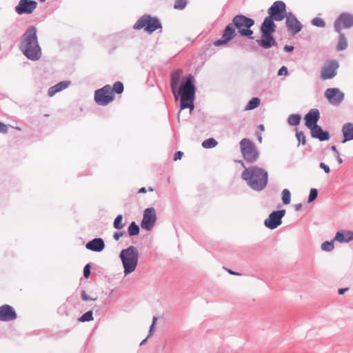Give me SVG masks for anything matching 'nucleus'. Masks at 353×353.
<instances>
[{
	"label": "nucleus",
	"mask_w": 353,
	"mask_h": 353,
	"mask_svg": "<svg viewBox=\"0 0 353 353\" xmlns=\"http://www.w3.org/2000/svg\"><path fill=\"white\" fill-rule=\"evenodd\" d=\"M19 49L23 54L32 61H37L41 57V48L39 45L37 28L31 26L22 35Z\"/></svg>",
	"instance_id": "nucleus-1"
},
{
	"label": "nucleus",
	"mask_w": 353,
	"mask_h": 353,
	"mask_svg": "<svg viewBox=\"0 0 353 353\" xmlns=\"http://www.w3.org/2000/svg\"><path fill=\"white\" fill-rule=\"evenodd\" d=\"M241 177L247 181L249 186L255 190H263L268 183V172L256 166L245 168Z\"/></svg>",
	"instance_id": "nucleus-2"
},
{
	"label": "nucleus",
	"mask_w": 353,
	"mask_h": 353,
	"mask_svg": "<svg viewBox=\"0 0 353 353\" xmlns=\"http://www.w3.org/2000/svg\"><path fill=\"white\" fill-rule=\"evenodd\" d=\"M181 96V109L190 108V112L194 109V99L195 96L194 78L192 74L185 77L176 90V95Z\"/></svg>",
	"instance_id": "nucleus-3"
},
{
	"label": "nucleus",
	"mask_w": 353,
	"mask_h": 353,
	"mask_svg": "<svg viewBox=\"0 0 353 353\" xmlns=\"http://www.w3.org/2000/svg\"><path fill=\"white\" fill-rule=\"evenodd\" d=\"M123 92V83L121 81H117L112 88L110 85H106L97 90L94 92V100L100 105H106L114 99V93L120 94Z\"/></svg>",
	"instance_id": "nucleus-4"
},
{
	"label": "nucleus",
	"mask_w": 353,
	"mask_h": 353,
	"mask_svg": "<svg viewBox=\"0 0 353 353\" xmlns=\"http://www.w3.org/2000/svg\"><path fill=\"white\" fill-rule=\"evenodd\" d=\"M121 259L124 267V272L125 274L132 272L137 265L138 251L134 246H130L128 249L121 251L120 254Z\"/></svg>",
	"instance_id": "nucleus-5"
},
{
	"label": "nucleus",
	"mask_w": 353,
	"mask_h": 353,
	"mask_svg": "<svg viewBox=\"0 0 353 353\" xmlns=\"http://www.w3.org/2000/svg\"><path fill=\"white\" fill-rule=\"evenodd\" d=\"M232 23L241 36L252 38L253 31L250 28L254 23L253 19L243 15H236L233 18Z\"/></svg>",
	"instance_id": "nucleus-6"
},
{
	"label": "nucleus",
	"mask_w": 353,
	"mask_h": 353,
	"mask_svg": "<svg viewBox=\"0 0 353 353\" xmlns=\"http://www.w3.org/2000/svg\"><path fill=\"white\" fill-rule=\"evenodd\" d=\"M240 148L244 159L248 163L255 162L259 157L255 145L250 139H242L240 142Z\"/></svg>",
	"instance_id": "nucleus-7"
},
{
	"label": "nucleus",
	"mask_w": 353,
	"mask_h": 353,
	"mask_svg": "<svg viewBox=\"0 0 353 353\" xmlns=\"http://www.w3.org/2000/svg\"><path fill=\"white\" fill-rule=\"evenodd\" d=\"M161 28V26L159 21L157 18L152 17L150 15H143L134 25V29L139 30L144 28L145 30L149 32H152Z\"/></svg>",
	"instance_id": "nucleus-8"
},
{
	"label": "nucleus",
	"mask_w": 353,
	"mask_h": 353,
	"mask_svg": "<svg viewBox=\"0 0 353 353\" xmlns=\"http://www.w3.org/2000/svg\"><path fill=\"white\" fill-rule=\"evenodd\" d=\"M268 14V17L275 21H282L288 14L286 13L285 4L281 1H275L269 8Z\"/></svg>",
	"instance_id": "nucleus-9"
},
{
	"label": "nucleus",
	"mask_w": 353,
	"mask_h": 353,
	"mask_svg": "<svg viewBox=\"0 0 353 353\" xmlns=\"http://www.w3.org/2000/svg\"><path fill=\"white\" fill-rule=\"evenodd\" d=\"M157 221V214L154 208H146L143 211L141 227L147 231L151 230Z\"/></svg>",
	"instance_id": "nucleus-10"
},
{
	"label": "nucleus",
	"mask_w": 353,
	"mask_h": 353,
	"mask_svg": "<svg viewBox=\"0 0 353 353\" xmlns=\"http://www.w3.org/2000/svg\"><path fill=\"white\" fill-rule=\"evenodd\" d=\"M339 67V64L336 60L325 62L321 71V79L327 80L334 78L337 74Z\"/></svg>",
	"instance_id": "nucleus-11"
},
{
	"label": "nucleus",
	"mask_w": 353,
	"mask_h": 353,
	"mask_svg": "<svg viewBox=\"0 0 353 353\" xmlns=\"http://www.w3.org/2000/svg\"><path fill=\"white\" fill-rule=\"evenodd\" d=\"M285 214V210H281L272 212L265 220V225L270 229H275L281 224V219Z\"/></svg>",
	"instance_id": "nucleus-12"
},
{
	"label": "nucleus",
	"mask_w": 353,
	"mask_h": 353,
	"mask_svg": "<svg viewBox=\"0 0 353 353\" xmlns=\"http://www.w3.org/2000/svg\"><path fill=\"white\" fill-rule=\"evenodd\" d=\"M325 97L330 104L338 105L343 100L344 94L338 88H328L325 92Z\"/></svg>",
	"instance_id": "nucleus-13"
},
{
	"label": "nucleus",
	"mask_w": 353,
	"mask_h": 353,
	"mask_svg": "<svg viewBox=\"0 0 353 353\" xmlns=\"http://www.w3.org/2000/svg\"><path fill=\"white\" fill-rule=\"evenodd\" d=\"M37 3L32 0H20L16 6L15 10L19 14H30L37 8Z\"/></svg>",
	"instance_id": "nucleus-14"
},
{
	"label": "nucleus",
	"mask_w": 353,
	"mask_h": 353,
	"mask_svg": "<svg viewBox=\"0 0 353 353\" xmlns=\"http://www.w3.org/2000/svg\"><path fill=\"white\" fill-rule=\"evenodd\" d=\"M353 26V17L348 14H341L334 23L335 30L340 32L342 29L348 28Z\"/></svg>",
	"instance_id": "nucleus-15"
},
{
	"label": "nucleus",
	"mask_w": 353,
	"mask_h": 353,
	"mask_svg": "<svg viewBox=\"0 0 353 353\" xmlns=\"http://www.w3.org/2000/svg\"><path fill=\"white\" fill-rule=\"evenodd\" d=\"M285 18L288 30L292 34H296L301 30L303 26L293 14L288 13Z\"/></svg>",
	"instance_id": "nucleus-16"
},
{
	"label": "nucleus",
	"mask_w": 353,
	"mask_h": 353,
	"mask_svg": "<svg viewBox=\"0 0 353 353\" xmlns=\"http://www.w3.org/2000/svg\"><path fill=\"white\" fill-rule=\"evenodd\" d=\"M235 36V29L233 23L228 24L224 30L222 38L216 40L214 42L215 46H220L226 44L228 41H231Z\"/></svg>",
	"instance_id": "nucleus-17"
},
{
	"label": "nucleus",
	"mask_w": 353,
	"mask_h": 353,
	"mask_svg": "<svg viewBox=\"0 0 353 353\" xmlns=\"http://www.w3.org/2000/svg\"><path fill=\"white\" fill-rule=\"evenodd\" d=\"M185 77H183V70H181L174 71L171 74L170 86L176 99H177L176 90L179 88L180 83H182V82L185 81Z\"/></svg>",
	"instance_id": "nucleus-18"
},
{
	"label": "nucleus",
	"mask_w": 353,
	"mask_h": 353,
	"mask_svg": "<svg viewBox=\"0 0 353 353\" xmlns=\"http://www.w3.org/2000/svg\"><path fill=\"white\" fill-rule=\"evenodd\" d=\"M17 318V314L14 309L9 305H3L0 307V321H10Z\"/></svg>",
	"instance_id": "nucleus-19"
},
{
	"label": "nucleus",
	"mask_w": 353,
	"mask_h": 353,
	"mask_svg": "<svg viewBox=\"0 0 353 353\" xmlns=\"http://www.w3.org/2000/svg\"><path fill=\"white\" fill-rule=\"evenodd\" d=\"M320 118V113L317 109H312L305 116V125L311 129L316 126V123Z\"/></svg>",
	"instance_id": "nucleus-20"
},
{
	"label": "nucleus",
	"mask_w": 353,
	"mask_h": 353,
	"mask_svg": "<svg viewBox=\"0 0 353 353\" xmlns=\"http://www.w3.org/2000/svg\"><path fill=\"white\" fill-rule=\"evenodd\" d=\"M257 43L263 48L268 49L276 45L272 34H262L261 39L256 40Z\"/></svg>",
	"instance_id": "nucleus-21"
},
{
	"label": "nucleus",
	"mask_w": 353,
	"mask_h": 353,
	"mask_svg": "<svg viewBox=\"0 0 353 353\" xmlns=\"http://www.w3.org/2000/svg\"><path fill=\"white\" fill-rule=\"evenodd\" d=\"M274 19L267 17L261 25V30L262 34H272L276 30V25L274 23Z\"/></svg>",
	"instance_id": "nucleus-22"
},
{
	"label": "nucleus",
	"mask_w": 353,
	"mask_h": 353,
	"mask_svg": "<svg viewBox=\"0 0 353 353\" xmlns=\"http://www.w3.org/2000/svg\"><path fill=\"white\" fill-rule=\"evenodd\" d=\"M338 242H346L353 241V232L351 231H341L338 232L334 237V239L330 242L333 243V241ZM324 243H330L329 241H325Z\"/></svg>",
	"instance_id": "nucleus-23"
},
{
	"label": "nucleus",
	"mask_w": 353,
	"mask_h": 353,
	"mask_svg": "<svg viewBox=\"0 0 353 353\" xmlns=\"http://www.w3.org/2000/svg\"><path fill=\"white\" fill-rule=\"evenodd\" d=\"M311 135L313 138L319 139L320 141H326L330 139L328 132H324L319 125L314 126L310 129Z\"/></svg>",
	"instance_id": "nucleus-24"
},
{
	"label": "nucleus",
	"mask_w": 353,
	"mask_h": 353,
	"mask_svg": "<svg viewBox=\"0 0 353 353\" xmlns=\"http://www.w3.org/2000/svg\"><path fill=\"white\" fill-rule=\"evenodd\" d=\"M342 132L343 134L344 139L342 141L343 143L348 141L353 140V123H345L342 128Z\"/></svg>",
	"instance_id": "nucleus-25"
},
{
	"label": "nucleus",
	"mask_w": 353,
	"mask_h": 353,
	"mask_svg": "<svg viewBox=\"0 0 353 353\" xmlns=\"http://www.w3.org/2000/svg\"><path fill=\"white\" fill-rule=\"evenodd\" d=\"M70 84V82L68 81H61V82L58 83L55 85L49 88L48 92V95L50 97L54 96L57 92H59L66 89Z\"/></svg>",
	"instance_id": "nucleus-26"
},
{
	"label": "nucleus",
	"mask_w": 353,
	"mask_h": 353,
	"mask_svg": "<svg viewBox=\"0 0 353 353\" xmlns=\"http://www.w3.org/2000/svg\"><path fill=\"white\" fill-rule=\"evenodd\" d=\"M260 104V99L259 98H252L245 107L246 110H250L256 108Z\"/></svg>",
	"instance_id": "nucleus-27"
},
{
	"label": "nucleus",
	"mask_w": 353,
	"mask_h": 353,
	"mask_svg": "<svg viewBox=\"0 0 353 353\" xmlns=\"http://www.w3.org/2000/svg\"><path fill=\"white\" fill-rule=\"evenodd\" d=\"M128 232L130 236L137 235L139 232V228L135 222H132L128 228Z\"/></svg>",
	"instance_id": "nucleus-28"
},
{
	"label": "nucleus",
	"mask_w": 353,
	"mask_h": 353,
	"mask_svg": "<svg viewBox=\"0 0 353 353\" xmlns=\"http://www.w3.org/2000/svg\"><path fill=\"white\" fill-rule=\"evenodd\" d=\"M301 119L299 114H292L288 117V123L291 125L296 126L299 124Z\"/></svg>",
	"instance_id": "nucleus-29"
},
{
	"label": "nucleus",
	"mask_w": 353,
	"mask_h": 353,
	"mask_svg": "<svg viewBox=\"0 0 353 353\" xmlns=\"http://www.w3.org/2000/svg\"><path fill=\"white\" fill-rule=\"evenodd\" d=\"M218 144V142L213 138L205 140L202 143V146L205 148H212Z\"/></svg>",
	"instance_id": "nucleus-30"
},
{
	"label": "nucleus",
	"mask_w": 353,
	"mask_h": 353,
	"mask_svg": "<svg viewBox=\"0 0 353 353\" xmlns=\"http://www.w3.org/2000/svg\"><path fill=\"white\" fill-rule=\"evenodd\" d=\"M347 45V41L345 38V36L343 34H341L337 45V50H343L346 48Z\"/></svg>",
	"instance_id": "nucleus-31"
},
{
	"label": "nucleus",
	"mask_w": 353,
	"mask_h": 353,
	"mask_svg": "<svg viewBox=\"0 0 353 353\" xmlns=\"http://www.w3.org/2000/svg\"><path fill=\"white\" fill-rule=\"evenodd\" d=\"M291 194L288 189H284L282 191V201L283 204L287 205L290 203Z\"/></svg>",
	"instance_id": "nucleus-32"
},
{
	"label": "nucleus",
	"mask_w": 353,
	"mask_h": 353,
	"mask_svg": "<svg viewBox=\"0 0 353 353\" xmlns=\"http://www.w3.org/2000/svg\"><path fill=\"white\" fill-rule=\"evenodd\" d=\"M86 248L88 250L94 251V252H100L103 250L105 244H85Z\"/></svg>",
	"instance_id": "nucleus-33"
},
{
	"label": "nucleus",
	"mask_w": 353,
	"mask_h": 353,
	"mask_svg": "<svg viewBox=\"0 0 353 353\" xmlns=\"http://www.w3.org/2000/svg\"><path fill=\"white\" fill-rule=\"evenodd\" d=\"M124 223H123V216L118 215L114 221V227L116 229H121L124 227Z\"/></svg>",
	"instance_id": "nucleus-34"
},
{
	"label": "nucleus",
	"mask_w": 353,
	"mask_h": 353,
	"mask_svg": "<svg viewBox=\"0 0 353 353\" xmlns=\"http://www.w3.org/2000/svg\"><path fill=\"white\" fill-rule=\"evenodd\" d=\"M187 3V0H176L174 8L176 10H182L186 6Z\"/></svg>",
	"instance_id": "nucleus-35"
},
{
	"label": "nucleus",
	"mask_w": 353,
	"mask_h": 353,
	"mask_svg": "<svg viewBox=\"0 0 353 353\" xmlns=\"http://www.w3.org/2000/svg\"><path fill=\"white\" fill-rule=\"evenodd\" d=\"M92 319H93V317H92V311H88V312H85L79 318V321L81 322L90 321H92Z\"/></svg>",
	"instance_id": "nucleus-36"
},
{
	"label": "nucleus",
	"mask_w": 353,
	"mask_h": 353,
	"mask_svg": "<svg viewBox=\"0 0 353 353\" xmlns=\"http://www.w3.org/2000/svg\"><path fill=\"white\" fill-rule=\"evenodd\" d=\"M312 23L314 26H317V27L322 28V27L325 26V22L323 21V20L319 17H316V18L313 19L312 21Z\"/></svg>",
	"instance_id": "nucleus-37"
},
{
	"label": "nucleus",
	"mask_w": 353,
	"mask_h": 353,
	"mask_svg": "<svg viewBox=\"0 0 353 353\" xmlns=\"http://www.w3.org/2000/svg\"><path fill=\"white\" fill-rule=\"evenodd\" d=\"M296 137L299 141V143H302L303 145L305 144V137L304 135V133L301 131H296Z\"/></svg>",
	"instance_id": "nucleus-38"
},
{
	"label": "nucleus",
	"mask_w": 353,
	"mask_h": 353,
	"mask_svg": "<svg viewBox=\"0 0 353 353\" xmlns=\"http://www.w3.org/2000/svg\"><path fill=\"white\" fill-rule=\"evenodd\" d=\"M317 194H318V192H317V190L316 189H315V188L311 189L310 192V195H309V197H308V202L311 203L313 201H314L316 199V197H317Z\"/></svg>",
	"instance_id": "nucleus-39"
},
{
	"label": "nucleus",
	"mask_w": 353,
	"mask_h": 353,
	"mask_svg": "<svg viewBox=\"0 0 353 353\" xmlns=\"http://www.w3.org/2000/svg\"><path fill=\"white\" fill-rule=\"evenodd\" d=\"M321 249L324 251H331L334 249V244H321Z\"/></svg>",
	"instance_id": "nucleus-40"
},
{
	"label": "nucleus",
	"mask_w": 353,
	"mask_h": 353,
	"mask_svg": "<svg viewBox=\"0 0 353 353\" xmlns=\"http://www.w3.org/2000/svg\"><path fill=\"white\" fill-rule=\"evenodd\" d=\"M81 297L83 301H95L97 300V298H92L88 296L86 292L85 291H83L81 292Z\"/></svg>",
	"instance_id": "nucleus-41"
},
{
	"label": "nucleus",
	"mask_w": 353,
	"mask_h": 353,
	"mask_svg": "<svg viewBox=\"0 0 353 353\" xmlns=\"http://www.w3.org/2000/svg\"><path fill=\"white\" fill-rule=\"evenodd\" d=\"M288 68L285 67V66H282L279 70V72H278V75L279 76H286L288 74Z\"/></svg>",
	"instance_id": "nucleus-42"
},
{
	"label": "nucleus",
	"mask_w": 353,
	"mask_h": 353,
	"mask_svg": "<svg viewBox=\"0 0 353 353\" xmlns=\"http://www.w3.org/2000/svg\"><path fill=\"white\" fill-rule=\"evenodd\" d=\"M90 274V266L87 264L83 269V275L85 278H88Z\"/></svg>",
	"instance_id": "nucleus-43"
},
{
	"label": "nucleus",
	"mask_w": 353,
	"mask_h": 353,
	"mask_svg": "<svg viewBox=\"0 0 353 353\" xmlns=\"http://www.w3.org/2000/svg\"><path fill=\"white\" fill-rule=\"evenodd\" d=\"M8 132V126L4 123L0 122V133H7Z\"/></svg>",
	"instance_id": "nucleus-44"
},
{
	"label": "nucleus",
	"mask_w": 353,
	"mask_h": 353,
	"mask_svg": "<svg viewBox=\"0 0 353 353\" xmlns=\"http://www.w3.org/2000/svg\"><path fill=\"white\" fill-rule=\"evenodd\" d=\"M183 155V153L182 152H181V151L176 152L174 154V161L180 160L182 158Z\"/></svg>",
	"instance_id": "nucleus-45"
},
{
	"label": "nucleus",
	"mask_w": 353,
	"mask_h": 353,
	"mask_svg": "<svg viewBox=\"0 0 353 353\" xmlns=\"http://www.w3.org/2000/svg\"><path fill=\"white\" fill-rule=\"evenodd\" d=\"M320 168H322L326 173H329L330 172V168L324 163H320Z\"/></svg>",
	"instance_id": "nucleus-46"
},
{
	"label": "nucleus",
	"mask_w": 353,
	"mask_h": 353,
	"mask_svg": "<svg viewBox=\"0 0 353 353\" xmlns=\"http://www.w3.org/2000/svg\"><path fill=\"white\" fill-rule=\"evenodd\" d=\"M123 234L124 233L122 232H115L114 234V239L115 241H118L119 239V238L123 235Z\"/></svg>",
	"instance_id": "nucleus-47"
},
{
	"label": "nucleus",
	"mask_w": 353,
	"mask_h": 353,
	"mask_svg": "<svg viewBox=\"0 0 353 353\" xmlns=\"http://www.w3.org/2000/svg\"><path fill=\"white\" fill-rule=\"evenodd\" d=\"M223 269L225 270L229 274L232 275H240L239 273L232 271V270L228 269L225 267H223Z\"/></svg>",
	"instance_id": "nucleus-48"
},
{
	"label": "nucleus",
	"mask_w": 353,
	"mask_h": 353,
	"mask_svg": "<svg viewBox=\"0 0 353 353\" xmlns=\"http://www.w3.org/2000/svg\"><path fill=\"white\" fill-rule=\"evenodd\" d=\"M89 243H103V241L101 238H96L90 241Z\"/></svg>",
	"instance_id": "nucleus-49"
},
{
	"label": "nucleus",
	"mask_w": 353,
	"mask_h": 353,
	"mask_svg": "<svg viewBox=\"0 0 353 353\" xmlns=\"http://www.w3.org/2000/svg\"><path fill=\"white\" fill-rule=\"evenodd\" d=\"M157 320V318L154 316V317L153 318L152 324V325H151V327H150V332L153 330V329H154V325H155V323H156Z\"/></svg>",
	"instance_id": "nucleus-50"
},
{
	"label": "nucleus",
	"mask_w": 353,
	"mask_h": 353,
	"mask_svg": "<svg viewBox=\"0 0 353 353\" xmlns=\"http://www.w3.org/2000/svg\"><path fill=\"white\" fill-rule=\"evenodd\" d=\"M349 289L348 288H341L339 290V294H343L345 292H347Z\"/></svg>",
	"instance_id": "nucleus-51"
},
{
	"label": "nucleus",
	"mask_w": 353,
	"mask_h": 353,
	"mask_svg": "<svg viewBox=\"0 0 353 353\" xmlns=\"http://www.w3.org/2000/svg\"><path fill=\"white\" fill-rule=\"evenodd\" d=\"M336 157L337 158L339 163L341 164L343 162V160H342V159L340 157L339 152H337V154H336Z\"/></svg>",
	"instance_id": "nucleus-52"
},
{
	"label": "nucleus",
	"mask_w": 353,
	"mask_h": 353,
	"mask_svg": "<svg viewBox=\"0 0 353 353\" xmlns=\"http://www.w3.org/2000/svg\"><path fill=\"white\" fill-rule=\"evenodd\" d=\"M293 48H293L292 46H285V50L286 51H289V52L292 51V50H293Z\"/></svg>",
	"instance_id": "nucleus-53"
},
{
	"label": "nucleus",
	"mask_w": 353,
	"mask_h": 353,
	"mask_svg": "<svg viewBox=\"0 0 353 353\" xmlns=\"http://www.w3.org/2000/svg\"><path fill=\"white\" fill-rule=\"evenodd\" d=\"M139 193H145L147 192V190L145 188H141L138 191Z\"/></svg>",
	"instance_id": "nucleus-54"
},
{
	"label": "nucleus",
	"mask_w": 353,
	"mask_h": 353,
	"mask_svg": "<svg viewBox=\"0 0 353 353\" xmlns=\"http://www.w3.org/2000/svg\"><path fill=\"white\" fill-rule=\"evenodd\" d=\"M301 207H302L301 204H297V205H295V210L296 211H298V210H299L301 208Z\"/></svg>",
	"instance_id": "nucleus-55"
},
{
	"label": "nucleus",
	"mask_w": 353,
	"mask_h": 353,
	"mask_svg": "<svg viewBox=\"0 0 353 353\" xmlns=\"http://www.w3.org/2000/svg\"><path fill=\"white\" fill-rule=\"evenodd\" d=\"M332 150L335 152L336 154H337V152H339L336 146H334V145L332 146Z\"/></svg>",
	"instance_id": "nucleus-56"
},
{
	"label": "nucleus",
	"mask_w": 353,
	"mask_h": 353,
	"mask_svg": "<svg viewBox=\"0 0 353 353\" xmlns=\"http://www.w3.org/2000/svg\"><path fill=\"white\" fill-rule=\"evenodd\" d=\"M259 129L261 130V131H263L264 130V126L263 125H260L259 126Z\"/></svg>",
	"instance_id": "nucleus-57"
},
{
	"label": "nucleus",
	"mask_w": 353,
	"mask_h": 353,
	"mask_svg": "<svg viewBox=\"0 0 353 353\" xmlns=\"http://www.w3.org/2000/svg\"><path fill=\"white\" fill-rule=\"evenodd\" d=\"M258 139H259V142L261 143V141H262L261 135H259V136Z\"/></svg>",
	"instance_id": "nucleus-58"
},
{
	"label": "nucleus",
	"mask_w": 353,
	"mask_h": 353,
	"mask_svg": "<svg viewBox=\"0 0 353 353\" xmlns=\"http://www.w3.org/2000/svg\"><path fill=\"white\" fill-rule=\"evenodd\" d=\"M153 190H153V188H148V191H150V192H152Z\"/></svg>",
	"instance_id": "nucleus-59"
},
{
	"label": "nucleus",
	"mask_w": 353,
	"mask_h": 353,
	"mask_svg": "<svg viewBox=\"0 0 353 353\" xmlns=\"http://www.w3.org/2000/svg\"><path fill=\"white\" fill-rule=\"evenodd\" d=\"M179 115H180V112L179 113V115H178V120H179V121H180V117H179Z\"/></svg>",
	"instance_id": "nucleus-60"
},
{
	"label": "nucleus",
	"mask_w": 353,
	"mask_h": 353,
	"mask_svg": "<svg viewBox=\"0 0 353 353\" xmlns=\"http://www.w3.org/2000/svg\"><path fill=\"white\" fill-rule=\"evenodd\" d=\"M241 165H242V166L245 167L243 162H241Z\"/></svg>",
	"instance_id": "nucleus-61"
},
{
	"label": "nucleus",
	"mask_w": 353,
	"mask_h": 353,
	"mask_svg": "<svg viewBox=\"0 0 353 353\" xmlns=\"http://www.w3.org/2000/svg\"><path fill=\"white\" fill-rule=\"evenodd\" d=\"M16 129H17L18 130H21V128H16Z\"/></svg>",
	"instance_id": "nucleus-62"
},
{
	"label": "nucleus",
	"mask_w": 353,
	"mask_h": 353,
	"mask_svg": "<svg viewBox=\"0 0 353 353\" xmlns=\"http://www.w3.org/2000/svg\"><path fill=\"white\" fill-rule=\"evenodd\" d=\"M39 1H41V2L46 1V0H39Z\"/></svg>",
	"instance_id": "nucleus-63"
}]
</instances>
